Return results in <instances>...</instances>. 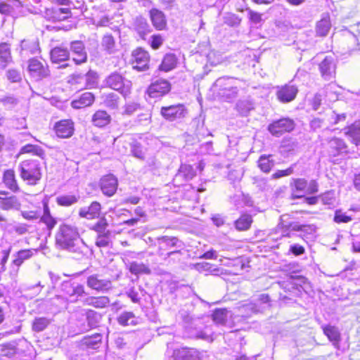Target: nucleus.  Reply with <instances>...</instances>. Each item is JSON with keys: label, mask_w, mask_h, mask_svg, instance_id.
<instances>
[{"label": "nucleus", "mask_w": 360, "mask_h": 360, "mask_svg": "<svg viewBox=\"0 0 360 360\" xmlns=\"http://www.w3.org/2000/svg\"><path fill=\"white\" fill-rule=\"evenodd\" d=\"M55 238L56 244L59 248L75 254L78 258L85 255L87 247L80 238L77 226L66 223L61 224Z\"/></svg>", "instance_id": "obj_1"}, {"label": "nucleus", "mask_w": 360, "mask_h": 360, "mask_svg": "<svg viewBox=\"0 0 360 360\" xmlns=\"http://www.w3.org/2000/svg\"><path fill=\"white\" fill-rule=\"evenodd\" d=\"M238 81L228 77L218 78L213 84L214 91L223 101L230 102L238 94Z\"/></svg>", "instance_id": "obj_2"}, {"label": "nucleus", "mask_w": 360, "mask_h": 360, "mask_svg": "<svg viewBox=\"0 0 360 360\" xmlns=\"http://www.w3.org/2000/svg\"><path fill=\"white\" fill-rule=\"evenodd\" d=\"M20 176L30 186H36L42 177L41 167L37 160H26L18 167Z\"/></svg>", "instance_id": "obj_3"}, {"label": "nucleus", "mask_w": 360, "mask_h": 360, "mask_svg": "<svg viewBox=\"0 0 360 360\" xmlns=\"http://www.w3.org/2000/svg\"><path fill=\"white\" fill-rule=\"evenodd\" d=\"M105 84L110 88L119 91L124 97L131 93V82L117 72L110 75L105 79Z\"/></svg>", "instance_id": "obj_4"}, {"label": "nucleus", "mask_w": 360, "mask_h": 360, "mask_svg": "<svg viewBox=\"0 0 360 360\" xmlns=\"http://www.w3.org/2000/svg\"><path fill=\"white\" fill-rule=\"evenodd\" d=\"M187 113L186 108L182 104L162 106L160 109V115L169 122L181 120L185 117Z\"/></svg>", "instance_id": "obj_5"}, {"label": "nucleus", "mask_w": 360, "mask_h": 360, "mask_svg": "<svg viewBox=\"0 0 360 360\" xmlns=\"http://www.w3.org/2000/svg\"><path fill=\"white\" fill-rule=\"evenodd\" d=\"M61 291L68 297L71 302H76L79 297L86 295L84 285L77 283H72L70 281L63 282Z\"/></svg>", "instance_id": "obj_6"}, {"label": "nucleus", "mask_w": 360, "mask_h": 360, "mask_svg": "<svg viewBox=\"0 0 360 360\" xmlns=\"http://www.w3.org/2000/svg\"><path fill=\"white\" fill-rule=\"evenodd\" d=\"M294 128V121L285 117L273 122L269 125L268 130L272 135L279 136L285 132L291 131Z\"/></svg>", "instance_id": "obj_7"}, {"label": "nucleus", "mask_w": 360, "mask_h": 360, "mask_svg": "<svg viewBox=\"0 0 360 360\" xmlns=\"http://www.w3.org/2000/svg\"><path fill=\"white\" fill-rule=\"evenodd\" d=\"M86 285L89 288L101 292H106L112 289V282L105 279L99 274L89 276L86 280Z\"/></svg>", "instance_id": "obj_8"}, {"label": "nucleus", "mask_w": 360, "mask_h": 360, "mask_svg": "<svg viewBox=\"0 0 360 360\" xmlns=\"http://www.w3.org/2000/svg\"><path fill=\"white\" fill-rule=\"evenodd\" d=\"M21 208L20 199L5 191H0V209L5 211H19Z\"/></svg>", "instance_id": "obj_9"}, {"label": "nucleus", "mask_w": 360, "mask_h": 360, "mask_svg": "<svg viewBox=\"0 0 360 360\" xmlns=\"http://www.w3.org/2000/svg\"><path fill=\"white\" fill-rule=\"evenodd\" d=\"M99 186L103 195L111 197L117 191L118 180L113 174H107L100 179Z\"/></svg>", "instance_id": "obj_10"}, {"label": "nucleus", "mask_w": 360, "mask_h": 360, "mask_svg": "<svg viewBox=\"0 0 360 360\" xmlns=\"http://www.w3.org/2000/svg\"><path fill=\"white\" fill-rule=\"evenodd\" d=\"M336 65L333 56H326L319 64L321 77L327 81L335 79Z\"/></svg>", "instance_id": "obj_11"}, {"label": "nucleus", "mask_w": 360, "mask_h": 360, "mask_svg": "<svg viewBox=\"0 0 360 360\" xmlns=\"http://www.w3.org/2000/svg\"><path fill=\"white\" fill-rule=\"evenodd\" d=\"M171 89L169 82L166 79H157L151 83L148 89V94L151 98H158L167 94Z\"/></svg>", "instance_id": "obj_12"}, {"label": "nucleus", "mask_w": 360, "mask_h": 360, "mask_svg": "<svg viewBox=\"0 0 360 360\" xmlns=\"http://www.w3.org/2000/svg\"><path fill=\"white\" fill-rule=\"evenodd\" d=\"M28 70L31 75L37 79H41L50 75L49 66L43 65L36 58L29 60Z\"/></svg>", "instance_id": "obj_13"}, {"label": "nucleus", "mask_w": 360, "mask_h": 360, "mask_svg": "<svg viewBox=\"0 0 360 360\" xmlns=\"http://www.w3.org/2000/svg\"><path fill=\"white\" fill-rule=\"evenodd\" d=\"M133 68L139 71L148 68L149 54L141 48L136 49L132 53Z\"/></svg>", "instance_id": "obj_14"}, {"label": "nucleus", "mask_w": 360, "mask_h": 360, "mask_svg": "<svg viewBox=\"0 0 360 360\" xmlns=\"http://www.w3.org/2000/svg\"><path fill=\"white\" fill-rule=\"evenodd\" d=\"M277 89V98L282 103H288L293 101L298 93L297 87L292 84H285L278 86Z\"/></svg>", "instance_id": "obj_15"}, {"label": "nucleus", "mask_w": 360, "mask_h": 360, "mask_svg": "<svg viewBox=\"0 0 360 360\" xmlns=\"http://www.w3.org/2000/svg\"><path fill=\"white\" fill-rule=\"evenodd\" d=\"M70 10L68 8H60L58 6L46 9L45 18L51 22L63 21L70 16Z\"/></svg>", "instance_id": "obj_16"}, {"label": "nucleus", "mask_w": 360, "mask_h": 360, "mask_svg": "<svg viewBox=\"0 0 360 360\" xmlns=\"http://www.w3.org/2000/svg\"><path fill=\"white\" fill-rule=\"evenodd\" d=\"M54 129L58 137L70 138L74 134V122L71 120H60L56 123Z\"/></svg>", "instance_id": "obj_17"}, {"label": "nucleus", "mask_w": 360, "mask_h": 360, "mask_svg": "<svg viewBox=\"0 0 360 360\" xmlns=\"http://www.w3.org/2000/svg\"><path fill=\"white\" fill-rule=\"evenodd\" d=\"M70 50L73 55V60L77 65L86 62L87 53L82 41H74L70 44Z\"/></svg>", "instance_id": "obj_18"}, {"label": "nucleus", "mask_w": 360, "mask_h": 360, "mask_svg": "<svg viewBox=\"0 0 360 360\" xmlns=\"http://www.w3.org/2000/svg\"><path fill=\"white\" fill-rule=\"evenodd\" d=\"M149 16L153 27L158 30H164L167 28V20L165 14L158 8H152L149 11Z\"/></svg>", "instance_id": "obj_19"}, {"label": "nucleus", "mask_w": 360, "mask_h": 360, "mask_svg": "<svg viewBox=\"0 0 360 360\" xmlns=\"http://www.w3.org/2000/svg\"><path fill=\"white\" fill-rule=\"evenodd\" d=\"M101 209V204L94 201L89 207H82L79 211V215L82 218L94 219L99 217Z\"/></svg>", "instance_id": "obj_20"}, {"label": "nucleus", "mask_w": 360, "mask_h": 360, "mask_svg": "<svg viewBox=\"0 0 360 360\" xmlns=\"http://www.w3.org/2000/svg\"><path fill=\"white\" fill-rule=\"evenodd\" d=\"M132 27L134 30L142 39H144L145 36L151 31L150 26L147 20L142 16H138L134 20Z\"/></svg>", "instance_id": "obj_21"}, {"label": "nucleus", "mask_w": 360, "mask_h": 360, "mask_svg": "<svg viewBox=\"0 0 360 360\" xmlns=\"http://www.w3.org/2000/svg\"><path fill=\"white\" fill-rule=\"evenodd\" d=\"M157 240L160 250H167L172 248H181L183 247V243L176 237L164 236L158 238Z\"/></svg>", "instance_id": "obj_22"}, {"label": "nucleus", "mask_w": 360, "mask_h": 360, "mask_svg": "<svg viewBox=\"0 0 360 360\" xmlns=\"http://www.w3.org/2000/svg\"><path fill=\"white\" fill-rule=\"evenodd\" d=\"M50 56L53 63L59 64L70 58V52L67 48L56 46L51 49Z\"/></svg>", "instance_id": "obj_23"}, {"label": "nucleus", "mask_w": 360, "mask_h": 360, "mask_svg": "<svg viewBox=\"0 0 360 360\" xmlns=\"http://www.w3.org/2000/svg\"><path fill=\"white\" fill-rule=\"evenodd\" d=\"M174 360H200L198 352L193 349L181 348L174 350Z\"/></svg>", "instance_id": "obj_24"}, {"label": "nucleus", "mask_w": 360, "mask_h": 360, "mask_svg": "<svg viewBox=\"0 0 360 360\" xmlns=\"http://www.w3.org/2000/svg\"><path fill=\"white\" fill-rule=\"evenodd\" d=\"M322 329L325 335L333 343V345L337 348H340V342L341 340L340 333L338 328L330 325L323 326Z\"/></svg>", "instance_id": "obj_25"}, {"label": "nucleus", "mask_w": 360, "mask_h": 360, "mask_svg": "<svg viewBox=\"0 0 360 360\" xmlns=\"http://www.w3.org/2000/svg\"><path fill=\"white\" fill-rule=\"evenodd\" d=\"M20 47V53L24 57L28 54L34 55L39 52V44L37 39H24L21 41Z\"/></svg>", "instance_id": "obj_26"}, {"label": "nucleus", "mask_w": 360, "mask_h": 360, "mask_svg": "<svg viewBox=\"0 0 360 360\" xmlns=\"http://www.w3.org/2000/svg\"><path fill=\"white\" fill-rule=\"evenodd\" d=\"M94 100L95 97L92 93L85 92L78 99L73 100L71 106L75 109L83 108L91 105Z\"/></svg>", "instance_id": "obj_27"}, {"label": "nucleus", "mask_w": 360, "mask_h": 360, "mask_svg": "<svg viewBox=\"0 0 360 360\" xmlns=\"http://www.w3.org/2000/svg\"><path fill=\"white\" fill-rule=\"evenodd\" d=\"M195 176V171L191 165H181L178 173L174 177V181H188L191 180Z\"/></svg>", "instance_id": "obj_28"}, {"label": "nucleus", "mask_w": 360, "mask_h": 360, "mask_svg": "<svg viewBox=\"0 0 360 360\" xmlns=\"http://www.w3.org/2000/svg\"><path fill=\"white\" fill-rule=\"evenodd\" d=\"M91 122L97 127H103L110 123L111 116L105 110H99L92 115Z\"/></svg>", "instance_id": "obj_29"}, {"label": "nucleus", "mask_w": 360, "mask_h": 360, "mask_svg": "<svg viewBox=\"0 0 360 360\" xmlns=\"http://www.w3.org/2000/svg\"><path fill=\"white\" fill-rule=\"evenodd\" d=\"M293 194L296 198H301L305 195L309 191H314L313 186H308L307 182L304 179H294Z\"/></svg>", "instance_id": "obj_30"}, {"label": "nucleus", "mask_w": 360, "mask_h": 360, "mask_svg": "<svg viewBox=\"0 0 360 360\" xmlns=\"http://www.w3.org/2000/svg\"><path fill=\"white\" fill-rule=\"evenodd\" d=\"M331 28V22L328 13H323L321 19L316 22V36L325 37Z\"/></svg>", "instance_id": "obj_31"}, {"label": "nucleus", "mask_w": 360, "mask_h": 360, "mask_svg": "<svg viewBox=\"0 0 360 360\" xmlns=\"http://www.w3.org/2000/svg\"><path fill=\"white\" fill-rule=\"evenodd\" d=\"M12 61L10 45L7 43L0 44V68H6Z\"/></svg>", "instance_id": "obj_32"}, {"label": "nucleus", "mask_w": 360, "mask_h": 360, "mask_svg": "<svg viewBox=\"0 0 360 360\" xmlns=\"http://www.w3.org/2000/svg\"><path fill=\"white\" fill-rule=\"evenodd\" d=\"M3 181L6 186L13 192L17 193L20 191L13 170L8 169L4 172Z\"/></svg>", "instance_id": "obj_33"}, {"label": "nucleus", "mask_w": 360, "mask_h": 360, "mask_svg": "<svg viewBox=\"0 0 360 360\" xmlns=\"http://www.w3.org/2000/svg\"><path fill=\"white\" fill-rule=\"evenodd\" d=\"M345 134L352 143L358 145L360 142V120L345 129Z\"/></svg>", "instance_id": "obj_34"}, {"label": "nucleus", "mask_w": 360, "mask_h": 360, "mask_svg": "<svg viewBox=\"0 0 360 360\" xmlns=\"http://www.w3.org/2000/svg\"><path fill=\"white\" fill-rule=\"evenodd\" d=\"M328 153L330 155L336 156L340 153L345 149L346 146L345 142L340 139L333 138L328 142Z\"/></svg>", "instance_id": "obj_35"}, {"label": "nucleus", "mask_w": 360, "mask_h": 360, "mask_svg": "<svg viewBox=\"0 0 360 360\" xmlns=\"http://www.w3.org/2000/svg\"><path fill=\"white\" fill-rule=\"evenodd\" d=\"M110 299L106 296L101 297H89L84 300V304L86 305L92 306L95 308H105L108 306Z\"/></svg>", "instance_id": "obj_36"}, {"label": "nucleus", "mask_w": 360, "mask_h": 360, "mask_svg": "<svg viewBox=\"0 0 360 360\" xmlns=\"http://www.w3.org/2000/svg\"><path fill=\"white\" fill-rule=\"evenodd\" d=\"M319 201L328 209L335 207L337 203L335 191H327L320 196H316V202Z\"/></svg>", "instance_id": "obj_37"}, {"label": "nucleus", "mask_w": 360, "mask_h": 360, "mask_svg": "<svg viewBox=\"0 0 360 360\" xmlns=\"http://www.w3.org/2000/svg\"><path fill=\"white\" fill-rule=\"evenodd\" d=\"M37 250L35 249H27L18 251L14 255L15 259L13 260V264L19 267L25 260L31 258Z\"/></svg>", "instance_id": "obj_38"}, {"label": "nucleus", "mask_w": 360, "mask_h": 360, "mask_svg": "<svg viewBox=\"0 0 360 360\" xmlns=\"http://www.w3.org/2000/svg\"><path fill=\"white\" fill-rule=\"evenodd\" d=\"M86 318L88 327L84 330H88L98 327L102 316L98 312L92 309H88L86 312Z\"/></svg>", "instance_id": "obj_39"}, {"label": "nucleus", "mask_w": 360, "mask_h": 360, "mask_svg": "<svg viewBox=\"0 0 360 360\" xmlns=\"http://www.w3.org/2000/svg\"><path fill=\"white\" fill-rule=\"evenodd\" d=\"M129 271L134 275L150 274L151 271L150 268L143 263L132 262L129 264Z\"/></svg>", "instance_id": "obj_40"}, {"label": "nucleus", "mask_w": 360, "mask_h": 360, "mask_svg": "<svg viewBox=\"0 0 360 360\" xmlns=\"http://www.w3.org/2000/svg\"><path fill=\"white\" fill-rule=\"evenodd\" d=\"M176 58L174 54L167 53L163 58L162 63L160 65V70L168 72L175 68Z\"/></svg>", "instance_id": "obj_41"}, {"label": "nucleus", "mask_w": 360, "mask_h": 360, "mask_svg": "<svg viewBox=\"0 0 360 360\" xmlns=\"http://www.w3.org/2000/svg\"><path fill=\"white\" fill-rule=\"evenodd\" d=\"M346 119V115L342 113L340 115L336 114L335 112H328L326 113V117L324 118H320L316 117V123L318 122H324L327 121L329 123H331L333 124H338L339 122L345 121Z\"/></svg>", "instance_id": "obj_42"}, {"label": "nucleus", "mask_w": 360, "mask_h": 360, "mask_svg": "<svg viewBox=\"0 0 360 360\" xmlns=\"http://www.w3.org/2000/svg\"><path fill=\"white\" fill-rule=\"evenodd\" d=\"M271 155H262L259 158L258 167L265 173L269 172L271 168L274 166V161L271 159Z\"/></svg>", "instance_id": "obj_43"}, {"label": "nucleus", "mask_w": 360, "mask_h": 360, "mask_svg": "<svg viewBox=\"0 0 360 360\" xmlns=\"http://www.w3.org/2000/svg\"><path fill=\"white\" fill-rule=\"evenodd\" d=\"M255 302L258 304L259 312L262 313L271 307V298L268 294L262 293L259 295L255 300Z\"/></svg>", "instance_id": "obj_44"}, {"label": "nucleus", "mask_w": 360, "mask_h": 360, "mask_svg": "<svg viewBox=\"0 0 360 360\" xmlns=\"http://www.w3.org/2000/svg\"><path fill=\"white\" fill-rule=\"evenodd\" d=\"M50 323L51 320L46 317H37L32 321V329L39 333L44 330Z\"/></svg>", "instance_id": "obj_45"}, {"label": "nucleus", "mask_w": 360, "mask_h": 360, "mask_svg": "<svg viewBox=\"0 0 360 360\" xmlns=\"http://www.w3.org/2000/svg\"><path fill=\"white\" fill-rule=\"evenodd\" d=\"M252 223V219L251 215L243 214L235 221V226L238 231H246L250 229Z\"/></svg>", "instance_id": "obj_46"}, {"label": "nucleus", "mask_w": 360, "mask_h": 360, "mask_svg": "<svg viewBox=\"0 0 360 360\" xmlns=\"http://www.w3.org/2000/svg\"><path fill=\"white\" fill-rule=\"evenodd\" d=\"M238 112L243 116H247L254 109V103L249 100H240L236 104Z\"/></svg>", "instance_id": "obj_47"}, {"label": "nucleus", "mask_w": 360, "mask_h": 360, "mask_svg": "<svg viewBox=\"0 0 360 360\" xmlns=\"http://www.w3.org/2000/svg\"><path fill=\"white\" fill-rule=\"evenodd\" d=\"M117 321L120 325L124 326L129 325L134 326L137 323L134 314L131 311H124L119 316Z\"/></svg>", "instance_id": "obj_48"}, {"label": "nucleus", "mask_w": 360, "mask_h": 360, "mask_svg": "<svg viewBox=\"0 0 360 360\" xmlns=\"http://www.w3.org/2000/svg\"><path fill=\"white\" fill-rule=\"evenodd\" d=\"M21 153H32L42 159L45 157V151L39 146L27 144L21 150Z\"/></svg>", "instance_id": "obj_49"}, {"label": "nucleus", "mask_w": 360, "mask_h": 360, "mask_svg": "<svg viewBox=\"0 0 360 360\" xmlns=\"http://www.w3.org/2000/svg\"><path fill=\"white\" fill-rule=\"evenodd\" d=\"M229 315L226 309H217L212 314V319L217 324L224 325L226 323Z\"/></svg>", "instance_id": "obj_50"}, {"label": "nucleus", "mask_w": 360, "mask_h": 360, "mask_svg": "<svg viewBox=\"0 0 360 360\" xmlns=\"http://www.w3.org/2000/svg\"><path fill=\"white\" fill-rule=\"evenodd\" d=\"M84 76L81 73L72 74L68 79V84L70 85H78L79 86H77V88L80 89H85L84 87Z\"/></svg>", "instance_id": "obj_51"}, {"label": "nucleus", "mask_w": 360, "mask_h": 360, "mask_svg": "<svg viewBox=\"0 0 360 360\" xmlns=\"http://www.w3.org/2000/svg\"><path fill=\"white\" fill-rule=\"evenodd\" d=\"M84 84L85 89H90L94 86L97 83V74L96 72L89 70L87 73L84 75Z\"/></svg>", "instance_id": "obj_52"}, {"label": "nucleus", "mask_w": 360, "mask_h": 360, "mask_svg": "<svg viewBox=\"0 0 360 360\" xmlns=\"http://www.w3.org/2000/svg\"><path fill=\"white\" fill-rule=\"evenodd\" d=\"M102 340L101 335L96 333L92 336L84 337L82 342L89 347L95 348Z\"/></svg>", "instance_id": "obj_53"}, {"label": "nucleus", "mask_w": 360, "mask_h": 360, "mask_svg": "<svg viewBox=\"0 0 360 360\" xmlns=\"http://www.w3.org/2000/svg\"><path fill=\"white\" fill-rule=\"evenodd\" d=\"M78 197L73 195H61L57 198V202L61 206H70L78 201Z\"/></svg>", "instance_id": "obj_54"}, {"label": "nucleus", "mask_w": 360, "mask_h": 360, "mask_svg": "<svg viewBox=\"0 0 360 360\" xmlns=\"http://www.w3.org/2000/svg\"><path fill=\"white\" fill-rule=\"evenodd\" d=\"M239 310L242 312H245L246 316H250L251 314H255L259 312V309L258 308V304L253 302H250L249 303H247L245 304H243L241 307H240Z\"/></svg>", "instance_id": "obj_55"}, {"label": "nucleus", "mask_w": 360, "mask_h": 360, "mask_svg": "<svg viewBox=\"0 0 360 360\" xmlns=\"http://www.w3.org/2000/svg\"><path fill=\"white\" fill-rule=\"evenodd\" d=\"M224 22L229 26L236 27L240 25L241 19L236 14L228 13L224 16Z\"/></svg>", "instance_id": "obj_56"}, {"label": "nucleus", "mask_w": 360, "mask_h": 360, "mask_svg": "<svg viewBox=\"0 0 360 360\" xmlns=\"http://www.w3.org/2000/svg\"><path fill=\"white\" fill-rule=\"evenodd\" d=\"M119 97L117 94L111 93L107 95L104 103L105 105L111 109H116L118 107Z\"/></svg>", "instance_id": "obj_57"}, {"label": "nucleus", "mask_w": 360, "mask_h": 360, "mask_svg": "<svg viewBox=\"0 0 360 360\" xmlns=\"http://www.w3.org/2000/svg\"><path fill=\"white\" fill-rule=\"evenodd\" d=\"M102 46L109 53H112L115 48V40L112 35L106 34L102 39Z\"/></svg>", "instance_id": "obj_58"}, {"label": "nucleus", "mask_w": 360, "mask_h": 360, "mask_svg": "<svg viewBox=\"0 0 360 360\" xmlns=\"http://www.w3.org/2000/svg\"><path fill=\"white\" fill-rule=\"evenodd\" d=\"M110 234L109 231H107L105 233L99 234L96 238V245L100 248L107 247L110 242Z\"/></svg>", "instance_id": "obj_59"}, {"label": "nucleus", "mask_w": 360, "mask_h": 360, "mask_svg": "<svg viewBox=\"0 0 360 360\" xmlns=\"http://www.w3.org/2000/svg\"><path fill=\"white\" fill-rule=\"evenodd\" d=\"M107 220L103 217L101 218L93 226V229L98 232L99 234L105 233V230L108 226Z\"/></svg>", "instance_id": "obj_60"}, {"label": "nucleus", "mask_w": 360, "mask_h": 360, "mask_svg": "<svg viewBox=\"0 0 360 360\" xmlns=\"http://www.w3.org/2000/svg\"><path fill=\"white\" fill-rule=\"evenodd\" d=\"M140 108V105L136 103H129L124 106L123 115L128 116L131 115L134 112L137 111Z\"/></svg>", "instance_id": "obj_61"}, {"label": "nucleus", "mask_w": 360, "mask_h": 360, "mask_svg": "<svg viewBox=\"0 0 360 360\" xmlns=\"http://www.w3.org/2000/svg\"><path fill=\"white\" fill-rule=\"evenodd\" d=\"M40 221L44 223L49 230H51L56 224V220L51 214H43L40 217Z\"/></svg>", "instance_id": "obj_62"}, {"label": "nucleus", "mask_w": 360, "mask_h": 360, "mask_svg": "<svg viewBox=\"0 0 360 360\" xmlns=\"http://www.w3.org/2000/svg\"><path fill=\"white\" fill-rule=\"evenodd\" d=\"M352 220V218L340 210H337L335 214L334 221L337 223H347Z\"/></svg>", "instance_id": "obj_63"}, {"label": "nucleus", "mask_w": 360, "mask_h": 360, "mask_svg": "<svg viewBox=\"0 0 360 360\" xmlns=\"http://www.w3.org/2000/svg\"><path fill=\"white\" fill-rule=\"evenodd\" d=\"M131 151L134 157L141 160L144 158V153L139 143H135L132 144Z\"/></svg>", "instance_id": "obj_64"}]
</instances>
